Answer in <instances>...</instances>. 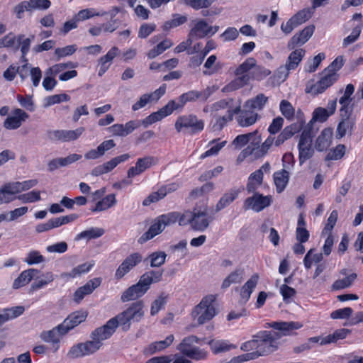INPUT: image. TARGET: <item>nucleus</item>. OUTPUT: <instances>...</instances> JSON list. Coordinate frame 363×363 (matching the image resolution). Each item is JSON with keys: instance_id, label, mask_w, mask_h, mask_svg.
<instances>
[{"instance_id": "69168bd1", "label": "nucleus", "mask_w": 363, "mask_h": 363, "mask_svg": "<svg viewBox=\"0 0 363 363\" xmlns=\"http://www.w3.org/2000/svg\"><path fill=\"white\" fill-rule=\"evenodd\" d=\"M166 257L167 254L164 252L158 251L152 253L149 256L150 266L152 267H158L162 266L165 262Z\"/></svg>"}, {"instance_id": "423d86ee", "label": "nucleus", "mask_w": 363, "mask_h": 363, "mask_svg": "<svg viewBox=\"0 0 363 363\" xmlns=\"http://www.w3.org/2000/svg\"><path fill=\"white\" fill-rule=\"evenodd\" d=\"M200 339L194 335H189L183 338L181 342L177 346V350L184 356L196 361L204 360L208 352L202 349L194 346L199 343Z\"/></svg>"}, {"instance_id": "393cba45", "label": "nucleus", "mask_w": 363, "mask_h": 363, "mask_svg": "<svg viewBox=\"0 0 363 363\" xmlns=\"http://www.w3.org/2000/svg\"><path fill=\"white\" fill-rule=\"evenodd\" d=\"M237 116V121L241 127H248L256 123L258 119V114L250 108H244L240 111Z\"/></svg>"}, {"instance_id": "09e8293b", "label": "nucleus", "mask_w": 363, "mask_h": 363, "mask_svg": "<svg viewBox=\"0 0 363 363\" xmlns=\"http://www.w3.org/2000/svg\"><path fill=\"white\" fill-rule=\"evenodd\" d=\"M305 55V50L303 49H297L291 52L289 55L288 60L286 61V65L289 68V69L293 70L295 69L303 57Z\"/></svg>"}, {"instance_id": "b1692460", "label": "nucleus", "mask_w": 363, "mask_h": 363, "mask_svg": "<svg viewBox=\"0 0 363 363\" xmlns=\"http://www.w3.org/2000/svg\"><path fill=\"white\" fill-rule=\"evenodd\" d=\"M350 331L348 329L342 328L335 330L333 334H330L324 337H312L310 339V342L317 343L319 342V340H320V345L330 344L332 342H336L339 340H342L345 338L350 333Z\"/></svg>"}, {"instance_id": "dca6fc26", "label": "nucleus", "mask_w": 363, "mask_h": 363, "mask_svg": "<svg viewBox=\"0 0 363 363\" xmlns=\"http://www.w3.org/2000/svg\"><path fill=\"white\" fill-rule=\"evenodd\" d=\"M141 261L142 256L139 253H133L130 255L123 260L116 269L115 273L116 279H121Z\"/></svg>"}, {"instance_id": "c85d7f7f", "label": "nucleus", "mask_w": 363, "mask_h": 363, "mask_svg": "<svg viewBox=\"0 0 363 363\" xmlns=\"http://www.w3.org/2000/svg\"><path fill=\"white\" fill-rule=\"evenodd\" d=\"M354 92V86L352 84H348L344 91L343 95L339 99L340 105V113H352V108L350 107V104L352 101V95Z\"/></svg>"}, {"instance_id": "e2e57ef3", "label": "nucleus", "mask_w": 363, "mask_h": 363, "mask_svg": "<svg viewBox=\"0 0 363 363\" xmlns=\"http://www.w3.org/2000/svg\"><path fill=\"white\" fill-rule=\"evenodd\" d=\"M198 99H199V91L191 90L180 95L178 101L181 107L183 108L187 102H194Z\"/></svg>"}, {"instance_id": "4be33fe9", "label": "nucleus", "mask_w": 363, "mask_h": 363, "mask_svg": "<svg viewBox=\"0 0 363 363\" xmlns=\"http://www.w3.org/2000/svg\"><path fill=\"white\" fill-rule=\"evenodd\" d=\"M189 35L193 40L208 36V23L204 19L194 21Z\"/></svg>"}, {"instance_id": "49530a36", "label": "nucleus", "mask_w": 363, "mask_h": 363, "mask_svg": "<svg viewBox=\"0 0 363 363\" xmlns=\"http://www.w3.org/2000/svg\"><path fill=\"white\" fill-rule=\"evenodd\" d=\"M116 203L115 194H108L98 201L94 208L91 209L93 212H101L106 211Z\"/></svg>"}, {"instance_id": "a19ab883", "label": "nucleus", "mask_w": 363, "mask_h": 363, "mask_svg": "<svg viewBox=\"0 0 363 363\" xmlns=\"http://www.w3.org/2000/svg\"><path fill=\"white\" fill-rule=\"evenodd\" d=\"M54 279L55 275L50 272L42 274L41 276L35 279V281L30 285V291H35L44 288L52 282Z\"/></svg>"}, {"instance_id": "9d476101", "label": "nucleus", "mask_w": 363, "mask_h": 363, "mask_svg": "<svg viewBox=\"0 0 363 363\" xmlns=\"http://www.w3.org/2000/svg\"><path fill=\"white\" fill-rule=\"evenodd\" d=\"M84 128L75 130H54L47 132L48 138L52 141L70 142L79 138L84 133Z\"/></svg>"}, {"instance_id": "338daca9", "label": "nucleus", "mask_w": 363, "mask_h": 363, "mask_svg": "<svg viewBox=\"0 0 363 363\" xmlns=\"http://www.w3.org/2000/svg\"><path fill=\"white\" fill-rule=\"evenodd\" d=\"M69 99V96L66 94L49 96L45 99L44 107L47 108L55 104H59L62 101H68Z\"/></svg>"}, {"instance_id": "4c0bfd02", "label": "nucleus", "mask_w": 363, "mask_h": 363, "mask_svg": "<svg viewBox=\"0 0 363 363\" xmlns=\"http://www.w3.org/2000/svg\"><path fill=\"white\" fill-rule=\"evenodd\" d=\"M160 219L157 217L154 223L151 225L147 232H145L139 239L140 243L147 242V240L153 238L157 235L160 234L164 230L163 224L160 222Z\"/></svg>"}, {"instance_id": "e433bc0d", "label": "nucleus", "mask_w": 363, "mask_h": 363, "mask_svg": "<svg viewBox=\"0 0 363 363\" xmlns=\"http://www.w3.org/2000/svg\"><path fill=\"white\" fill-rule=\"evenodd\" d=\"M274 183L277 192L281 193L286 187L289 180V172L286 169H281L274 173Z\"/></svg>"}, {"instance_id": "f257e3e1", "label": "nucleus", "mask_w": 363, "mask_h": 363, "mask_svg": "<svg viewBox=\"0 0 363 363\" xmlns=\"http://www.w3.org/2000/svg\"><path fill=\"white\" fill-rule=\"evenodd\" d=\"M299 322H274L270 327L278 331L263 330L252 336V339L245 342L240 346L245 354L233 357L230 363H242L255 360L260 356L267 355L276 351L281 345V338L289 335L293 330L301 328Z\"/></svg>"}, {"instance_id": "9b49d317", "label": "nucleus", "mask_w": 363, "mask_h": 363, "mask_svg": "<svg viewBox=\"0 0 363 363\" xmlns=\"http://www.w3.org/2000/svg\"><path fill=\"white\" fill-rule=\"evenodd\" d=\"M158 161L159 160L157 157L150 155L138 158L135 162V166L128 169L127 172L128 177L133 178L143 174L147 169L157 164Z\"/></svg>"}, {"instance_id": "6e6552de", "label": "nucleus", "mask_w": 363, "mask_h": 363, "mask_svg": "<svg viewBox=\"0 0 363 363\" xmlns=\"http://www.w3.org/2000/svg\"><path fill=\"white\" fill-rule=\"evenodd\" d=\"M175 129L181 132L183 128H191L192 133L200 132L204 128V122L194 114L179 116L175 122Z\"/></svg>"}, {"instance_id": "ddd939ff", "label": "nucleus", "mask_w": 363, "mask_h": 363, "mask_svg": "<svg viewBox=\"0 0 363 363\" xmlns=\"http://www.w3.org/2000/svg\"><path fill=\"white\" fill-rule=\"evenodd\" d=\"M337 79V74L335 72L325 69L322 73L320 79L311 86L308 92H311L314 95L321 94L334 84Z\"/></svg>"}, {"instance_id": "58836bf2", "label": "nucleus", "mask_w": 363, "mask_h": 363, "mask_svg": "<svg viewBox=\"0 0 363 363\" xmlns=\"http://www.w3.org/2000/svg\"><path fill=\"white\" fill-rule=\"evenodd\" d=\"M240 191L238 189H230L225 193L218 201L216 206V211L219 212L228 206L238 196Z\"/></svg>"}, {"instance_id": "5701e85b", "label": "nucleus", "mask_w": 363, "mask_h": 363, "mask_svg": "<svg viewBox=\"0 0 363 363\" xmlns=\"http://www.w3.org/2000/svg\"><path fill=\"white\" fill-rule=\"evenodd\" d=\"M234 100L231 98L221 99L212 104L213 115L220 114L221 111H226L225 113H228L229 111H235V113H239L240 111V103L235 106Z\"/></svg>"}, {"instance_id": "5fc2aeb1", "label": "nucleus", "mask_w": 363, "mask_h": 363, "mask_svg": "<svg viewBox=\"0 0 363 363\" xmlns=\"http://www.w3.org/2000/svg\"><path fill=\"white\" fill-rule=\"evenodd\" d=\"M356 278L357 274L355 273H352L344 279H337L333 284L332 289L333 290H340L347 288L352 285Z\"/></svg>"}, {"instance_id": "f8f14e48", "label": "nucleus", "mask_w": 363, "mask_h": 363, "mask_svg": "<svg viewBox=\"0 0 363 363\" xmlns=\"http://www.w3.org/2000/svg\"><path fill=\"white\" fill-rule=\"evenodd\" d=\"M100 347L99 342L92 339V340L74 345L69 350L67 355L72 358L89 355L97 351Z\"/></svg>"}, {"instance_id": "412c9836", "label": "nucleus", "mask_w": 363, "mask_h": 363, "mask_svg": "<svg viewBox=\"0 0 363 363\" xmlns=\"http://www.w3.org/2000/svg\"><path fill=\"white\" fill-rule=\"evenodd\" d=\"M28 117V115L24 111L16 108L13 111V115L5 120L4 125L9 130L17 129Z\"/></svg>"}, {"instance_id": "3c124183", "label": "nucleus", "mask_w": 363, "mask_h": 363, "mask_svg": "<svg viewBox=\"0 0 363 363\" xmlns=\"http://www.w3.org/2000/svg\"><path fill=\"white\" fill-rule=\"evenodd\" d=\"M171 187L164 186L160 188L157 192H153L150 194L143 201V206H149L152 203L157 202L163 199L168 193L172 191Z\"/></svg>"}, {"instance_id": "13d9d810", "label": "nucleus", "mask_w": 363, "mask_h": 363, "mask_svg": "<svg viewBox=\"0 0 363 363\" xmlns=\"http://www.w3.org/2000/svg\"><path fill=\"white\" fill-rule=\"evenodd\" d=\"M182 217V214L178 212H171L167 214H164L159 216L160 221L164 227L165 228L167 225H172L178 221L179 223V220Z\"/></svg>"}, {"instance_id": "f3484780", "label": "nucleus", "mask_w": 363, "mask_h": 363, "mask_svg": "<svg viewBox=\"0 0 363 363\" xmlns=\"http://www.w3.org/2000/svg\"><path fill=\"white\" fill-rule=\"evenodd\" d=\"M130 158L128 154H123L116 157L112 158L111 160L96 166L91 171L93 176H99L112 171L118 164L124 162Z\"/></svg>"}, {"instance_id": "4d7b16f0", "label": "nucleus", "mask_w": 363, "mask_h": 363, "mask_svg": "<svg viewBox=\"0 0 363 363\" xmlns=\"http://www.w3.org/2000/svg\"><path fill=\"white\" fill-rule=\"evenodd\" d=\"M216 0H183V4L195 10L207 9L210 7Z\"/></svg>"}, {"instance_id": "774afa93", "label": "nucleus", "mask_w": 363, "mask_h": 363, "mask_svg": "<svg viewBox=\"0 0 363 363\" xmlns=\"http://www.w3.org/2000/svg\"><path fill=\"white\" fill-rule=\"evenodd\" d=\"M345 154V146L342 144L337 145L335 148L330 150V151L326 155V160H337L343 157Z\"/></svg>"}, {"instance_id": "bf43d9fd", "label": "nucleus", "mask_w": 363, "mask_h": 363, "mask_svg": "<svg viewBox=\"0 0 363 363\" xmlns=\"http://www.w3.org/2000/svg\"><path fill=\"white\" fill-rule=\"evenodd\" d=\"M312 14L313 11L309 8H306L297 12L291 18L298 26L310 19Z\"/></svg>"}, {"instance_id": "7ed1b4c3", "label": "nucleus", "mask_w": 363, "mask_h": 363, "mask_svg": "<svg viewBox=\"0 0 363 363\" xmlns=\"http://www.w3.org/2000/svg\"><path fill=\"white\" fill-rule=\"evenodd\" d=\"M145 304L143 301L130 303L123 311L113 317L123 331H128L133 323L140 322L145 316Z\"/></svg>"}, {"instance_id": "aec40b11", "label": "nucleus", "mask_w": 363, "mask_h": 363, "mask_svg": "<svg viewBox=\"0 0 363 363\" xmlns=\"http://www.w3.org/2000/svg\"><path fill=\"white\" fill-rule=\"evenodd\" d=\"M315 30V26L310 25L304 28L301 32L295 34L288 43V48L294 49L296 46H300L306 43L313 35Z\"/></svg>"}, {"instance_id": "473e14b6", "label": "nucleus", "mask_w": 363, "mask_h": 363, "mask_svg": "<svg viewBox=\"0 0 363 363\" xmlns=\"http://www.w3.org/2000/svg\"><path fill=\"white\" fill-rule=\"evenodd\" d=\"M39 272L36 269H28L23 271L13 281L12 287L18 289L28 284L32 279Z\"/></svg>"}, {"instance_id": "8fccbe9b", "label": "nucleus", "mask_w": 363, "mask_h": 363, "mask_svg": "<svg viewBox=\"0 0 363 363\" xmlns=\"http://www.w3.org/2000/svg\"><path fill=\"white\" fill-rule=\"evenodd\" d=\"M105 233V230L103 228H91L86 230H84L79 233L76 238L75 240H80L83 239H86L89 240L91 239H96L102 236Z\"/></svg>"}, {"instance_id": "a18cd8bd", "label": "nucleus", "mask_w": 363, "mask_h": 363, "mask_svg": "<svg viewBox=\"0 0 363 363\" xmlns=\"http://www.w3.org/2000/svg\"><path fill=\"white\" fill-rule=\"evenodd\" d=\"M217 57L215 55H212L206 60L204 63L206 70L203 71V74L206 76H211L218 73L222 67L220 62L216 63Z\"/></svg>"}, {"instance_id": "a878e982", "label": "nucleus", "mask_w": 363, "mask_h": 363, "mask_svg": "<svg viewBox=\"0 0 363 363\" xmlns=\"http://www.w3.org/2000/svg\"><path fill=\"white\" fill-rule=\"evenodd\" d=\"M86 318V313L83 311H76L71 313L60 324V328H65V332L68 333L70 330L82 323Z\"/></svg>"}, {"instance_id": "cd10ccee", "label": "nucleus", "mask_w": 363, "mask_h": 363, "mask_svg": "<svg viewBox=\"0 0 363 363\" xmlns=\"http://www.w3.org/2000/svg\"><path fill=\"white\" fill-rule=\"evenodd\" d=\"M259 280L257 274H253L240 289V301L245 303L250 299L253 290L256 288Z\"/></svg>"}, {"instance_id": "79ce46f5", "label": "nucleus", "mask_w": 363, "mask_h": 363, "mask_svg": "<svg viewBox=\"0 0 363 363\" xmlns=\"http://www.w3.org/2000/svg\"><path fill=\"white\" fill-rule=\"evenodd\" d=\"M268 101V97L264 94H259L255 97L250 99L244 104V108L251 110H262Z\"/></svg>"}, {"instance_id": "c9c22d12", "label": "nucleus", "mask_w": 363, "mask_h": 363, "mask_svg": "<svg viewBox=\"0 0 363 363\" xmlns=\"http://www.w3.org/2000/svg\"><path fill=\"white\" fill-rule=\"evenodd\" d=\"M174 340V335H169L164 340L156 341L145 349V353L152 354L156 352L162 351L172 345Z\"/></svg>"}, {"instance_id": "680f3d73", "label": "nucleus", "mask_w": 363, "mask_h": 363, "mask_svg": "<svg viewBox=\"0 0 363 363\" xmlns=\"http://www.w3.org/2000/svg\"><path fill=\"white\" fill-rule=\"evenodd\" d=\"M106 12H96L94 9H86L79 11L75 16L77 20L79 21H85L94 16H104Z\"/></svg>"}, {"instance_id": "f03ea898", "label": "nucleus", "mask_w": 363, "mask_h": 363, "mask_svg": "<svg viewBox=\"0 0 363 363\" xmlns=\"http://www.w3.org/2000/svg\"><path fill=\"white\" fill-rule=\"evenodd\" d=\"M213 220V218L208 214L206 207H195L192 211H186L182 213L179 225H190L193 230L203 232L209 227Z\"/></svg>"}, {"instance_id": "4468645a", "label": "nucleus", "mask_w": 363, "mask_h": 363, "mask_svg": "<svg viewBox=\"0 0 363 363\" xmlns=\"http://www.w3.org/2000/svg\"><path fill=\"white\" fill-rule=\"evenodd\" d=\"M271 166L269 163L266 162L258 170L252 173L249 177L246 185V190L249 194L257 192V190L263 183L264 172H269Z\"/></svg>"}, {"instance_id": "0eeeda50", "label": "nucleus", "mask_w": 363, "mask_h": 363, "mask_svg": "<svg viewBox=\"0 0 363 363\" xmlns=\"http://www.w3.org/2000/svg\"><path fill=\"white\" fill-rule=\"evenodd\" d=\"M252 196L247 197L243 203L245 211L252 210L255 212H260L269 206L272 202L271 195L264 196L258 192L252 193Z\"/></svg>"}, {"instance_id": "f704fd0d", "label": "nucleus", "mask_w": 363, "mask_h": 363, "mask_svg": "<svg viewBox=\"0 0 363 363\" xmlns=\"http://www.w3.org/2000/svg\"><path fill=\"white\" fill-rule=\"evenodd\" d=\"M145 294V289L135 284L124 291L121 296V300L123 303L134 301L142 297Z\"/></svg>"}, {"instance_id": "de8ad7c7", "label": "nucleus", "mask_w": 363, "mask_h": 363, "mask_svg": "<svg viewBox=\"0 0 363 363\" xmlns=\"http://www.w3.org/2000/svg\"><path fill=\"white\" fill-rule=\"evenodd\" d=\"M190 363L184 357L179 354H171L160 357H154L150 359L147 363Z\"/></svg>"}, {"instance_id": "a211bd4d", "label": "nucleus", "mask_w": 363, "mask_h": 363, "mask_svg": "<svg viewBox=\"0 0 363 363\" xmlns=\"http://www.w3.org/2000/svg\"><path fill=\"white\" fill-rule=\"evenodd\" d=\"M165 91L166 84H163L152 93L143 94L139 100L133 105V110H139L145 107L150 101L159 100L165 94Z\"/></svg>"}, {"instance_id": "2f4dec72", "label": "nucleus", "mask_w": 363, "mask_h": 363, "mask_svg": "<svg viewBox=\"0 0 363 363\" xmlns=\"http://www.w3.org/2000/svg\"><path fill=\"white\" fill-rule=\"evenodd\" d=\"M245 269L243 268H236L230 272L223 281L221 289H226L232 284L241 283L244 279Z\"/></svg>"}, {"instance_id": "c756f323", "label": "nucleus", "mask_w": 363, "mask_h": 363, "mask_svg": "<svg viewBox=\"0 0 363 363\" xmlns=\"http://www.w3.org/2000/svg\"><path fill=\"white\" fill-rule=\"evenodd\" d=\"M301 128L302 125L301 123H293L285 127L280 134L275 138L274 140V145L277 147L280 146L286 140L291 138L296 133L298 132Z\"/></svg>"}, {"instance_id": "39448f33", "label": "nucleus", "mask_w": 363, "mask_h": 363, "mask_svg": "<svg viewBox=\"0 0 363 363\" xmlns=\"http://www.w3.org/2000/svg\"><path fill=\"white\" fill-rule=\"evenodd\" d=\"M216 299L215 295H207L194 308L191 316L199 325H202L209 321L216 315V311L213 306Z\"/></svg>"}, {"instance_id": "864d4df0", "label": "nucleus", "mask_w": 363, "mask_h": 363, "mask_svg": "<svg viewBox=\"0 0 363 363\" xmlns=\"http://www.w3.org/2000/svg\"><path fill=\"white\" fill-rule=\"evenodd\" d=\"M188 18L185 15L174 14L172 18L169 21H166L163 25V29L164 30H169L173 28L179 26L186 22H187Z\"/></svg>"}, {"instance_id": "7c9ffc66", "label": "nucleus", "mask_w": 363, "mask_h": 363, "mask_svg": "<svg viewBox=\"0 0 363 363\" xmlns=\"http://www.w3.org/2000/svg\"><path fill=\"white\" fill-rule=\"evenodd\" d=\"M351 113H346L345 116V113H340L341 121L338 123L336 130V136L338 138H343L346 135L347 130L352 129L354 122L350 118Z\"/></svg>"}, {"instance_id": "1a4fd4ad", "label": "nucleus", "mask_w": 363, "mask_h": 363, "mask_svg": "<svg viewBox=\"0 0 363 363\" xmlns=\"http://www.w3.org/2000/svg\"><path fill=\"white\" fill-rule=\"evenodd\" d=\"M312 137L311 129L304 130L300 136L298 147L301 164L310 159L314 153V150L312 147Z\"/></svg>"}, {"instance_id": "ea45409f", "label": "nucleus", "mask_w": 363, "mask_h": 363, "mask_svg": "<svg viewBox=\"0 0 363 363\" xmlns=\"http://www.w3.org/2000/svg\"><path fill=\"white\" fill-rule=\"evenodd\" d=\"M235 111H229L228 113H225L223 116L220 114L213 115L214 123L212 125V129L214 131L221 130L226 124L231 121L233 118V116L235 114Z\"/></svg>"}, {"instance_id": "20e7f679", "label": "nucleus", "mask_w": 363, "mask_h": 363, "mask_svg": "<svg viewBox=\"0 0 363 363\" xmlns=\"http://www.w3.org/2000/svg\"><path fill=\"white\" fill-rule=\"evenodd\" d=\"M257 61L253 57L246 59L235 71V74L238 77L225 86L222 91L223 92H231L248 84L251 77L247 72L253 69Z\"/></svg>"}, {"instance_id": "6e6d98bb", "label": "nucleus", "mask_w": 363, "mask_h": 363, "mask_svg": "<svg viewBox=\"0 0 363 363\" xmlns=\"http://www.w3.org/2000/svg\"><path fill=\"white\" fill-rule=\"evenodd\" d=\"M209 144L212 145V146L209 150L201 155L200 159L203 160L208 157L218 155L219 151L225 145L226 141L218 142L212 140Z\"/></svg>"}, {"instance_id": "c03bdc74", "label": "nucleus", "mask_w": 363, "mask_h": 363, "mask_svg": "<svg viewBox=\"0 0 363 363\" xmlns=\"http://www.w3.org/2000/svg\"><path fill=\"white\" fill-rule=\"evenodd\" d=\"M208 344L210 345L211 349L214 354L225 352L236 348V346L229 343L226 340H211L208 342Z\"/></svg>"}, {"instance_id": "052dcab7", "label": "nucleus", "mask_w": 363, "mask_h": 363, "mask_svg": "<svg viewBox=\"0 0 363 363\" xmlns=\"http://www.w3.org/2000/svg\"><path fill=\"white\" fill-rule=\"evenodd\" d=\"M16 198L23 203L36 202L41 199L40 191L33 190L28 193L20 194Z\"/></svg>"}, {"instance_id": "603ef678", "label": "nucleus", "mask_w": 363, "mask_h": 363, "mask_svg": "<svg viewBox=\"0 0 363 363\" xmlns=\"http://www.w3.org/2000/svg\"><path fill=\"white\" fill-rule=\"evenodd\" d=\"M172 45L173 43L171 40L165 39L162 42L160 43L157 46L150 50L147 53V56L149 58L153 59L159 55L162 54L167 49L171 48Z\"/></svg>"}, {"instance_id": "72a5a7b5", "label": "nucleus", "mask_w": 363, "mask_h": 363, "mask_svg": "<svg viewBox=\"0 0 363 363\" xmlns=\"http://www.w3.org/2000/svg\"><path fill=\"white\" fill-rule=\"evenodd\" d=\"M94 265V262H84L73 268L69 272H63L60 274L61 278L69 279L80 277L82 274L89 272Z\"/></svg>"}, {"instance_id": "2eb2a0df", "label": "nucleus", "mask_w": 363, "mask_h": 363, "mask_svg": "<svg viewBox=\"0 0 363 363\" xmlns=\"http://www.w3.org/2000/svg\"><path fill=\"white\" fill-rule=\"evenodd\" d=\"M118 327V323L114 318H111L106 323L98 328H96L91 333V338L96 341L99 342V345H102V342L109 338L116 331Z\"/></svg>"}, {"instance_id": "6ab92c4d", "label": "nucleus", "mask_w": 363, "mask_h": 363, "mask_svg": "<svg viewBox=\"0 0 363 363\" xmlns=\"http://www.w3.org/2000/svg\"><path fill=\"white\" fill-rule=\"evenodd\" d=\"M66 333H67L65 332V328H60L59 325L50 330L43 332L40 338L46 342L52 343L54 350L56 351L59 348L60 339Z\"/></svg>"}, {"instance_id": "37998d69", "label": "nucleus", "mask_w": 363, "mask_h": 363, "mask_svg": "<svg viewBox=\"0 0 363 363\" xmlns=\"http://www.w3.org/2000/svg\"><path fill=\"white\" fill-rule=\"evenodd\" d=\"M24 311V307L21 306L5 309L3 313L0 314V326L6 321L20 316Z\"/></svg>"}, {"instance_id": "bb28decb", "label": "nucleus", "mask_w": 363, "mask_h": 363, "mask_svg": "<svg viewBox=\"0 0 363 363\" xmlns=\"http://www.w3.org/2000/svg\"><path fill=\"white\" fill-rule=\"evenodd\" d=\"M333 135L331 128L323 129L315 140V148L319 152L328 150L332 143Z\"/></svg>"}, {"instance_id": "0e129e2a", "label": "nucleus", "mask_w": 363, "mask_h": 363, "mask_svg": "<svg viewBox=\"0 0 363 363\" xmlns=\"http://www.w3.org/2000/svg\"><path fill=\"white\" fill-rule=\"evenodd\" d=\"M279 110L281 114L288 120H291L294 117L295 108L291 104L286 101L282 100L279 104Z\"/></svg>"}]
</instances>
